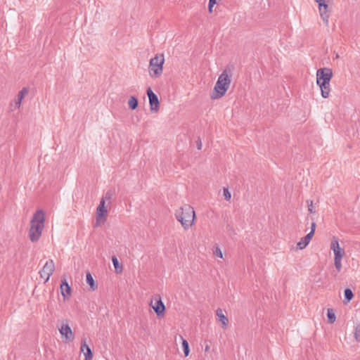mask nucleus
<instances>
[{"label": "nucleus", "mask_w": 360, "mask_h": 360, "mask_svg": "<svg viewBox=\"0 0 360 360\" xmlns=\"http://www.w3.org/2000/svg\"><path fill=\"white\" fill-rule=\"evenodd\" d=\"M231 79V70L229 68L224 69L218 77L210 98L212 100H217L224 97L230 88Z\"/></svg>", "instance_id": "1"}, {"label": "nucleus", "mask_w": 360, "mask_h": 360, "mask_svg": "<svg viewBox=\"0 0 360 360\" xmlns=\"http://www.w3.org/2000/svg\"><path fill=\"white\" fill-rule=\"evenodd\" d=\"M44 223L45 212L42 210H37L30 221L29 238L32 242H37L39 240L44 228Z\"/></svg>", "instance_id": "2"}, {"label": "nucleus", "mask_w": 360, "mask_h": 360, "mask_svg": "<svg viewBox=\"0 0 360 360\" xmlns=\"http://www.w3.org/2000/svg\"><path fill=\"white\" fill-rule=\"evenodd\" d=\"M175 217L184 229L188 230L195 223V212L192 206L185 204L176 210Z\"/></svg>", "instance_id": "3"}, {"label": "nucleus", "mask_w": 360, "mask_h": 360, "mask_svg": "<svg viewBox=\"0 0 360 360\" xmlns=\"http://www.w3.org/2000/svg\"><path fill=\"white\" fill-rule=\"evenodd\" d=\"M333 77V70L329 68H319L316 71V84L321 89V96L327 98L330 96V82Z\"/></svg>", "instance_id": "4"}, {"label": "nucleus", "mask_w": 360, "mask_h": 360, "mask_svg": "<svg viewBox=\"0 0 360 360\" xmlns=\"http://www.w3.org/2000/svg\"><path fill=\"white\" fill-rule=\"evenodd\" d=\"M165 56L163 54H156L153 57L148 65V74L152 79L159 78L163 72Z\"/></svg>", "instance_id": "5"}, {"label": "nucleus", "mask_w": 360, "mask_h": 360, "mask_svg": "<svg viewBox=\"0 0 360 360\" xmlns=\"http://www.w3.org/2000/svg\"><path fill=\"white\" fill-rule=\"evenodd\" d=\"M318 5L320 18L326 26L329 25V19L333 12L334 0H314Z\"/></svg>", "instance_id": "6"}, {"label": "nucleus", "mask_w": 360, "mask_h": 360, "mask_svg": "<svg viewBox=\"0 0 360 360\" xmlns=\"http://www.w3.org/2000/svg\"><path fill=\"white\" fill-rule=\"evenodd\" d=\"M58 330L63 342L69 343L75 340V333L69 326L68 321H62L60 327H58Z\"/></svg>", "instance_id": "7"}, {"label": "nucleus", "mask_w": 360, "mask_h": 360, "mask_svg": "<svg viewBox=\"0 0 360 360\" xmlns=\"http://www.w3.org/2000/svg\"><path fill=\"white\" fill-rule=\"evenodd\" d=\"M108 210L104 200H100L96 212V226H101L106 221Z\"/></svg>", "instance_id": "8"}, {"label": "nucleus", "mask_w": 360, "mask_h": 360, "mask_svg": "<svg viewBox=\"0 0 360 360\" xmlns=\"http://www.w3.org/2000/svg\"><path fill=\"white\" fill-rule=\"evenodd\" d=\"M55 270V264L52 259L48 260L45 264L44 265L41 270L39 271V274L41 278L45 280V282H47L51 276L53 274Z\"/></svg>", "instance_id": "9"}, {"label": "nucleus", "mask_w": 360, "mask_h": 360, "mask_svg": "<svg viewBox=\"0 0 360 360\" xmlns=\"http://www.w3.org/2000/svg\"><path fill=\"white\" fill-rule=\"evenodd\" d=\"M330 248L333 252L334 259H343L345 256L346 252L345 250L340 247L338 239L336 237L333 238Z\"/></svg>", "instance_id": "10"}, {"label": "nucleus", "mask_w": 360, "mask_h": 360, "mask_svg": "<svg viewBox=\"0 0 360 360\" xmlns=\"http://www.w3.org/2000/svg\"><path fill=\"white\" fill-rule=\"evenodd\" d=\"M29 90L27 88H22L18 94L17 97L11 102L10 105L11 110L12 111L18 110L20 106L22 101L25 96L27 95Z\"/></svg>", "instance_id": "11"}, {"label": "nucleus", "mask_w": 360, "mask_h": 360, "mask_svg": "<svg viewBox=\"0 0 360 360\" xmlns=\"http://www.w3.org/2000/svg\"><path fill=\"white\" fill-rule=\"evenodd\" d=\"M147 96L149 99L150 110L153 112H157L160 109V102L157 95L150 88L147 89Z\"/></svg>", "instance_id": "12"}, {"label": "nucleus", "mask_w": 360, "mask_h": 360, "mask_svg": "<svg viewBox=\"0 0 360 360\" xmlns=\"http://www.w3.org/2000/svg\"><path fill=\"white\" fill-rule=\"evenodd\" d=\"M150 306L153 309L158 316H162L165 314V306L162 301L160 296L158 295L155 301L151 300Z\"/></svg>", "instance_id": "13"}, {"label": "nucleus", "mask_w": 360, "mask_h": 360, "mask_svg": "<svg viewBox=\"0 0 360 360\" xmlns=\"http://www.w3.org/2000/svg\"><path fill=\"white\" fill-rule=\"evenodd\" d=\"M60 292L64 300L69 298L71 295V288L67 282V280L64 278L62 280V283L60 284Z\"/></svg>", "instance_id": "14"}, {"label": "nucleus", "mask_w": 360, "mask_h": 360, "mask_svg": "<svg viewBox=\"0 0 360 360\" xmlns=\"http://www.w3.org/2000/svg\"><path fill=\"white\" fill-rule=\"evenodd\" d=\"M216 315L219 321L221 323V328L226 329L229 326V319L226 316L224 315L221 309H217L216 311Z\"/></svg>", "instance_id": "15"}, {"label": "nucleus", "mask_w": 360, "mask_h": 360, "mask_svg": "<svg viewBox=\"0 0 360 360\" xmlns=\"http://www.w3.org/2000/svg\"><path fill=\"white\" fill-rule=\"evenodd\" d=\"M311 234H307L304 237L302 238L297 243V248L299 250L304 249L310 243L312 239Z\"/></svg>", "instance_id": "16"}, {"label": "nucleus", "mask_w": 360, "mask_h": 360, "mask_svg": "<svg viewBox=\"0 0 360 360\" xmlns=\"http://www.w3.org/2000/svg\"><path fill=\"white\" fill-rule=\"evenodd\" d=\"M81 351L84 352L85 356L84 360H91L93 358L92 352L90 347L86 344L85 341H84L81 346Z\"/></svg>", "instance_id": "17"}, {"label": "nucleus", "mask_w": 360, "mask_h": 360, "mask_svg": "<svg viewBox=\"0 0 360 360\" xmlns=\"http://www.w3.org/2000/svg\"><path fill=\"white\" fill-rule=\"evenodd\" d=\"M112 262L115 268V271L117 274H121L123 271V266L120 264L116 256L112 257Z\"/></svg>", "instance_id": "18"}, {"label": "nucleus", "mask_w": 360, "mask_h": 360, "mask_svg": "<svg viewBox=\"0 0 360 360\" xmlns=\"http://www.w3.org/2000/svg\"><path fill=\"white\" fill-rule=\"evenodd\" d=\"M86 283L90 286L91 290H95L97 285L95 283L94 279L90 273H87L86 276Z\"/></svg>", "instance_id": "19"}, {"label": "nucleus", "mask_w": 360, "mask_h": 360, "mask_svg": "<svg viewBox=\"0 0 360 360\" xmlns=\"http://www.w3.org/2000/svg\"><path fill=\"white\" fill-rule=\"evenodd\" d=\"M128 106L131 110H135L138 106V100L134 96H131L127 101Z\"/></svg>", "instance_id": "20"}, {"label": "nucleus", "mask_w": 360, "mask_h": 360, "mask_svg": "<svg viewBox=\"0 0 360 360\" xmlns=\"http://www.w3.org/2000/svg\"><path fill=\"white\" fill-rule=\"evenodd\" d=\"M181 340H182V347L184 350V353L185 356H188L190 354L189 345L187 342L181 335L180 336Z\"/></svg>", "instance_id": "21"}, {"label": "nucleus", "mask_w": 360, "mask_h": 360, "mask_svg": "<svg viewBox=\"0 0 360 360\" xmlns=\"http://www.w3.org/2000/svg\"><path fill=\"white\" fill-rule=\"evenodd\" d=\"M327 317L328 323H333L336 320V316L333 309H328Z\"/></svg>", "instance_id": "22"}, {"label": "nucleus", "mask_w": 360, "mask_h": 360, "mask_svg": "<svg viewBox=\"0 0 360 360\" xmlns=\"http://www.w3.org/2000/svg\"><path fill=\"white\" fill-rule=\"evenodd\" d=\"M334 266L338 272L342 269V259H334Z\"/></svg>", "instance_id": "23"}, {"label": "nucleus", "mask_w": 360, "mask_h": 360, "mask_svg": "<svg viewBox=\"0 0 360 360\" xmlns=\"http://www.w3.org/2000/svg\"><path fill=\"white\" fill-rule=\"evenodd\" d=\"M212 252L214 255H215L216 257H219L221 259L223 258V252L219 246L214 247Z\"/></svg>", "instance_id": "24"}, {"label": "nucleus", "mask_w": 360, "mask_h": 360, "mask_svg": "<svg viewBox=\"0 0 360 360\" xmlns=\"http://www.w3.org/2000/svg\"><path fill=\"white\" fill-rule=\"evenodd\" d=\"M221 2L219 0H209L208 3V12L210 13H213V8L214 5L217 4L218 3Z\"/></svg>", "instance_id": "25"}, {"label": "nucleus", "mask_w": 360, "mask_h": 360, "mask_svg": "<svg viewBox=\"0 0 360 360\" xmlns=\"http://www.w3.org/2000/svg\"><path fill=\"white\" fill-rule=\"evenodd\" d=\"M344 294L345 298L347 300V302H349L354 297L352 291L349 288L345 290Z\"/></svg>", "instance_id": "26"}, {"label": "nucleus", "mask_w": 360, "mask_h": 360, "mask_svg": "<svg viewBox=\"0 0 360 360\" xmlns=\"http://www.w3.org/2000/svg\"><path fill=\"white\" fill-rule=\"evenodd\" d=\"M307 204L308 206V211L309 213L314 214L316 212L315 207L314 206V203L312 200H307Z\"/></svg>", "instance_id": "27"}, {"label": "nucleus", "mask_w": 360, "mask_h": 360, "mask_svg": "<svg viewBox=\"0 0 360 360\" xmlns=\"http://www.w3.org/2000/svg\"><path fill=\"white\" fill-rule=\"evenodd\" d=\"M223 195H224L225 200H226L227 201H229L231 200V193L229 191L228 188H224Z\"/></svg>", "instance_id": "28"}, {"label": "nucleus", "mask_w": 360, "mask_h": 360, "mask_svg": "<svg viewBox=\"0 0 360 360\" xmlns=\"http://www.w3.org/2000/svg\"><path fill=\"white\" fill-rule=\"evenodd\" d=\"M112 198V193L110 191H108L105 193V195L101 198V200H104L105 203L106 202H110V200Z\"/></svg>", "instance_id": "29"}, {"label": "nucleus", "mask_w": 360, "mask_h": 360, "mask_svg": "<svg viewBox=\"0 0 360 360\" xmlns=\"http://www.w3.org/2000/svg\"><path fill=\"white\" fill-rule=\"evenodd\" d=\"M315 229H316V223L312 222L311 226V231L308 234H311V236L313 237L314 235V233H315Z\"/></svg>", "instance_id": "30"}, {"label": "nucleus", "mask_w": 360, "mask_h": 360, "mask_svg": "<svg viewBox=\"0 0 360 360\" xmlns=\"http://www.w3.org/2000/svg\"><path fill=\"white\" fill-rule=\"evenodd\" d=\"M354 337L357 342H360V334L359 333V331L357 330H356Z\"/></svg>", "instance_id": "31"}, {"label": "nucleus", "mask_w": 360, "mask_h": 360, "mask_svg": "<svg viewBox=\"0 0 360 360\" xmlns=\"http://www.w3.org/2000/svg\"><path fill=\"white\" fill-rule=\"evenodd\" d=\"M202 144L200 141H199L197 143V148L198 150H200L202 148Z\"/></svg>", "instance_id": "32"}, {"label": "nucleus", "mask_w": 360, "mask_h": 360, "mask_svg": "<svg viewBox=\"0 0 360 360\" xmlns=\"http://www.w3.org/2000/svg\"><path fill=\"white\" fill-rule=\"evenodd\" d=\"M210 349V345L208 344L205 345V352H209Z\"/></svg>", "instance_id": "33"}, {"label": "nucleus", "mask_w": 360, "mask_h": 360, "mask_svg": "<svg viewBox=\"0 0 360 360\" xmlns=\"http://www.w3.org/2000/svg\"><path fill=\"white\" fill-rule=\"evenodd\" d=\"M335 58H339V55H338V53L336 54Z\"/></svg>", "instance_id": "34"}, {"label": "nucleus", "mask_w": 360, "mask_h": 360, "mask_svg": "<svg viewBox=\"0 0 360 360\" xmlns=\"http://www.w3.org/2000/svg\"><path fill=\"white\" fill-rule=\"evenodd\" d=\"M220 1H221L222 0H219Z\"/></svg>", "instance_id": "35"}]
</instances>
